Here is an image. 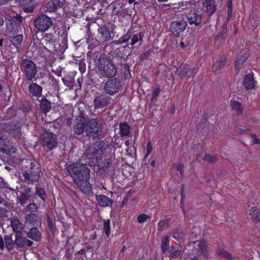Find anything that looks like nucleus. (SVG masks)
<instances>
[{"mask_svg": "<svg viewBox=\"0 0 260 260\" xmlns=\"http://www.w3.org/2000/svg\"><path fill=\"white\" fill-rule=\"evenodd\" d=\"M217 253L218 255L226 257L228 258H231L232 257L231 254L224 249L222 248H218L217 250Z\"/></svg>", "mask_w": 260, "mask_h": 260, "instance_id": "79ce46f5", "label": "nucleus"}, {"mask_svg": "<svg viewBox=\"0 0 260 260\" xmlns=\"http://www.w3.org/2000/svg\"><path fill=\"white\" fill-rule=\"evenodd\" d=\"M3 143L2 142L0 143V150L1 151L7 154H11L15 152V148L9 141H4Z\"/></svg>", "mask_w": 260, "mask_h": 260, "instance_id": "b1692460", "label": "nucleus"}, {"mask_svg": "<svg viewBox=\"0 0 260 260\" xmlns=\"http://www.w3.org/2000/svg\"><path fill=\"white\" fill-rule=\"evenodd\" d=\"M85 250L84 248H82L77 252V253L79 255H83L85 253Z\"/></svg>", "mask_w": 260, "mask_h": 260, "instance_id": "338daca9", "label": "nucleus"}, {"mask_svg": "<svg viewBox=\"0 0 260 260\" xmlns=\"http://www.w3.org/2000/svg\"><path fill=\"white\" fill-rule=\"evenodd\" d=\"M159 89H158V88L155 89L153 90V93H152L153 96L154 98L156 97V96L158 95V94H159Z\"/></svg>", "mask_w": 260, "mask_h": 260, "instance_id": "e2e57ef3", "label": "nucleus"}, {"mask_svg": "<svg viewBox=\"0 0 260 260\" xmlns=\"http://www.w3.org/2000/svg\"><path fill=\"white\" fill-rule=\"evenodd\" d=\"M22 169H26L23 173L24 181L28 184L38 182L40 178L41 169L35 162L27 159H22L21 162Z\"/></svg>", "mask_w": 260, "mask_h": 260, "instance_id": "20e7f679", "label": "nucleus"}, {"mask_svg": "<svg viewBox=\"0 0 260 260\" xmlns=\"http://www.w3.org/2000/svg\"><path fill=\"white\" fill-rule=\"evenodd\" d=\"M227 8H228V16H231L232 15V0L227 1Z\"/></svg>", "mask_w": 260, "mask_h": 260, "instance_id": "864d4df0", "label": "nucleus"}, {"mask_svg": "<svg viewBox=\"0 0 260 260\" xmlns=\"http://www.w3.org/2000/svg\"><path fill=\"white\" fill-rule=\"evenodd\" d=\"M55 26H54L53 27V29L55 30ZM56 33V31L54 30L53 33H46L44 36H43V38L44 39H45V40H49V41H51V42H53L54 43L56 41V38H55V34Z\"/></svg>", "mask_w": 260, "mask_h": 260, "instance_id": "ea45409f", "label": "nucleus"}, {"mask_svg": "<svg viewBox=\"0 0 260 260\" xmlns=\"http://www.w3.org/2000/svg\"><path fill=\"white\" fill-rule=\"evenodd\" d=\"M85 69H86L85 65L82 62H80L79 63V70L81 72V73L85 72Z\"/></svg>", "mask_w": 260, "mask_h": 260, "instance_id": "052dcab7", "label": "nucleus"}, {"mask_svg": "<svg viewBox=\"0 0 260 260\" xmlns=\"http://www.w3.org/2000/svg\"><path fill=\"white\" fill-rule=\"evenodd\" d=\"M192 72V70L189 69L186 64H181L180 68L177 70L178 75L181 77H183L184 75H190V73Z\"/></svg>", "mask_w": 260, "mask_h": 260, "instance_id": "473e14b6", "label": "nucleus"}, {"mask_svg": "<svg viewBox=\"0 0 260 260\" xmlns=\"http://www.w3.org/2000/svg\"><path fill=\"white\" fill-rule=\"evenodd\" d=\"M6 210L2 209L1 208H0V217H3L5 215H6Z\"/></svg>", "mask_w": 260, "mask_h": 260, "instance_id": "0e129e2a", "label": "nucleus"}, {"mask_svg": "<svg viewBox=\"0 0 260 260\" xmlns=\"http://www.w3.org/2000/svg\"><path fill=\"white\" fill-rule=\"evenodd\" d=\"M249 56L248 53L245 54L243 56H239L237 58L235 62V67L238 69L243 62L248 58Z\"/></svg>", "mask_w": 260, "mask_h": 260, "instance_id": "e433bc0d", "label": "nucleus"}, {"mask_svg": "<svg viewBox=\"0 0 260 260\" xmlns=\"http://www.w3.org/2000/svg\"><path fill=\"white\" fill-rule=\"evenodd\" d=\"M96 199L100 205L102 207L108 206L112 204V200L109 199L105 195H99L96 196Z\"/></svg>", "mask_w": 260, "mask_h": 260, "instance_id": "bb28decb", "label": "nucleus"}, {"mask_svg": "<svg viewBox=\"0 0 260 260\" xmlns=\"http://www.w3.org/2000/svg\"><path fill=\"white\" fill-rule=\"evenodd\" d=\"M31 196L32 192L31 187L25 186L24 187V190L20 192V195L18 197L19 203L21 205L25 204Z\"/></svg>", "mask_w": 260, "mask_h": 260, "instance_id": "412c9836", "label": "nucleus"}, {"mask_svg": "<svg viewBox=\"0 0 260 260\" xmlns=\"http://www.w3.org/2000/svg\"><path fill=\"white\" fill-rule=\"evenodd\" d=\"M26 234L28 238L36 242L40 241L42 238L41 232L36 227H32L30 229Z\"/></svg>", "mask_w": 260, "mask_h": 260, "instance_id": "6ab92c4d", "label": "nucleus"}, {"mask_svg": "<svg viewBox=\"0 0 260 260\" xmlns=\"http://www.w3.org/2000/svg\"><path fill=\"white\" fill-rule=\"evenodd\" d=\"M142 35L141 32L137 33L133 35V38L132 39L131 45H134L138 41H141L142 39Z\"/></svg>", "mask_w": 260, "mask_h": 260, "instance_id": "a18cd8bd", "label": "nucleus"}, {"mask_svg": "<svg viewBox=\"0 0 260 260\" xmlns=\"http://www.w3.org/2000/svg\"><path fill=\"white\" fill-rule=\"evenodd\" d=\"M53 25L51 17H37L36 27L41 31H45Z\"/></svg>", "mask_w": 260, "mask_h": 260, "instance_id": "4468645a", "label": "nucleus"}, {"mask_svg": "<svg viewBox=\"0 0 260 260\" xmlns=\"http://www.w3.org/2000/svg\"><path fill=\"white\" fill-rule=\"evenodd\" d=\"M41 44L44 49L49 52H52L55 50V43L51 41L45 40V39L42 38L41 41Z\"/></svg>", "mask_w": 260, "mask_h": 260, "instance_id": "c756f323", "label": "nucleus"}, {"mask_svg": "<svg viewBox=\"0 0 260 260\" xmlns=\"http://www.w3.org/2000/svg\"><path fill=\"white\" fill-rule=\"evenodd\" d=\"M186 26V22L183 20L172 22L170 26V31L175 36H178L183 32Z\"/></svg>", "mask_w": 260, "mask_h": 260, "instance_id": "2eb2a0df", "label": "nucleus"}, {"mask_svg": "<svg viewBox=\"0 0 260 260\" xmlns=\"http://www.w3.org/2000/svg\"><path fill=\"white\" fill-rule=\"evenodd\" d=\"M104 232L107 237L110 234L111 229L109 220H104Z\"/></svg>", "mask_w": 260, "mask_h": 260, "instance_id": "37998d69", "label": "nucleus"}, {"mask_svg": "<svg viewBox=\"0 0 260 260\" xmlns=\"http://www.w3.org/2000/svg\"><path fill=\"white\" fill-rule=\"evenodd\" d=\"M225 59L224 58H220L215 61L212 67L213 72H217L220 70L225 64Z\"/></svg>", "mask_w": 260, "mask_h": 260, "instance_id": "72a5a7b5", "label": "nucleus"}, {"mask_svg": "<svg viewBox=\"0 0 260 260\" xmlns=\"http://www.w3.org/2000/svg\"><path fill=\"white\" fill-rule=\"evenodd\" d=\"M243 85L247 89H252L254 87L255 83L252 75L248 74L245 76L243 81Z\"/></svg>", "mask_w": 260, "mask_h": 260, "instance_id": "cd10ccee", "label": "nucleus"}, {"mask_svg": "<svg viewBox=\"0 0 260 260\" xmlns=\"http://www.w3.org/2000/svg\"><path fill=\"white\" fill-rule=\"evenodd\" d=\"M119 132L121 137H128L130 133V126L126 123H121L119 125Z\"/></svg>", "mask_w": 260, "mask_h": 260, "instance_id": "7c9ffc66", "label": "nucleus"}, {"mask_svg": "<svg viewBox=\"0 0 260 260\" xmlns=\"http://www.w3.org/2000/svg\"><path fill=\"white\" fill-rule=\"evenodd\" d=\"M174 11L175 12H178V13H179V14H176L175 15H177V16H183V15H187V13L186 12H185L184 11H187L188 10L185 8V6L184 5H182V6H180L179 7H174Z\"/></svg>", "mask_w": 260, "mask_h": 260, "instance_id": "58836bf2", "label": "nucleus"}, {"mask_svg": "<svg viewBox=\"0 0 260 260\" xmlns=\"http://www.w3.org/2000/svg\"><path fill=\"white\" fill-rule=\"evenodd\" d=\"M35 9L34 6H30L23 8L24 11L26 13H31L34 11Z\"/></svg>", "mask_w": 260, "mask_h": 260, "instance_id": "13d9d810", "label": "nucleus"}, {"mask_svg": "<svg viewBox=\"0 0 260 260\" xmlns=\"http://www.w3.org/2000/svg\"><path fill=\"white\" fill-rule=\"evenodd\" d=\"M152 150V144H151V142L149 141L147 143V152H146V154H145V157H147L148 156V155H149V154L151 152Z\"/></svg>", "mask_w": 260, "mask_h": 260, "instance_id": "5fc2aeb1", "label": "nucleus"}, {"mask_svg": "<svg viewBox=\"0 0 260 260\" xmlns=\"http://www.w3.org/2000/svg\"><path fill=\"white\" fill-rule=\"evenodd\" d=\"M19 109L23 111L26 115L30 111L31 106L28 102L23 103L19 106Z\"/></svg>", "mask_w": 260, "mask_h": 260, "instance_id": "4c0bfd02", "label": "nucleus"}, {"mask_svg": "<svg viewBox=\"0 0 260 260\" xmlns=\"http://www.w3.org/2000/svg\"><path fill=\"white\" fill-rule=\"evenodd\" d=\"M26 222L34 226L41 224L40 217L36 213H30L25 218Z\"/></svg>", "mask_w": 260, "mask_h": 260, "instance_id": "5701e85b", "label": "nucleus"}, {"mask_svg": "<svg viewBox=\"0 0 260 260\" xmlns=\"http://www.w3.org/2000/svg\"><path fill=\"white\" fill-rule=\"evenodd\" d=\"M11 19H6V23L8 36L14 34L19 33L21 31L20 23L22 21L23 17H10Z\"/></svg>", "mask_w": 260, "mask_h": 260, "instance_id": "1a4fd4ad", "label": "nucleus"}, {"mask_svg": "<svg viewBox=\"0 0 260 260\" xmlns=\"http://www.w3.org/2000/svg\"><path fill=\"white\" fill-rule=\"evenodd\" d=\"M168 240L169 237L167 236H165L161 240V249L163 252H165L166 251L168 248Z\"/></svg>", "mask_w": 260, "mask_h": 260, "instance_id": "a19ab883", "label": "nucleus"}, {"mask_svg": "<svg viewBox=\"0 0 260 260\" xmlns=\"http://www.w3.org/2000/svg\"><path fill=\"white\" fill-rule=\"evenodd\" d=\"M180 253H181L180 250H176L170 254V257L172 258H176L178 256L180 255Z\"/></svg>", "mask_w": 260, "mask_h": 260, "instance_id": "6e6d98bb", "label": "nucleus"}, {"mask_svg": "<svg viewBox=\"0 0 260 260\" xmlns=\"http://www.w3.org/2000/svg\"><path fill=\"white\" fill-rule=\"evenodd\" d=\"M58 2L57 1H50L48 2L44 8V11L46 12L51 13L57 10Z\"/></svg>", "mask_w": 260, "mask_h": 260, "instance_id": "2f4dec72", "label": "nucleus"}, {"mask_svg": "<svg viewBox=\"0 0 260 260\" xmlns=\"http://www.w3.org/2000/svg\"><path fill=\"white\" fill-rule=\"evenodd\" d=\"M66 168L75 184L84 193H91V185L89 182L90 170L87 165L74 162Z\"/></svg>", "mask_w": 260, "mask_h": 260, "instance_id": "f03ea898", "label": "nucleus"}, {"mask_svg": "<svg viewBox=\"0 0 260 260\" xmlns=\"http://www.w3.org/2000/svg\"><path fill=\"white\" fill-rule=\"evenodd\" d=\"M39 100V107L42 113L46 114L49 113L51 109V103L47 98L44 95Z\"/></svg>", "mask_w": 260, "mask_h": 260, "instance_id": "a211bd4d", "label": "nucleus"}, {"mask_svg": "<svg viewBox=\"0 0 260 260\" xmlns=\"http://www.w3.org/2000/svg\"><path fill=\"white\" fill-rule=\"evenodd\" d=\"M150 218V217L149 215H146L145 214H142L138 216L137 220L139 223H142L145 222L147 219Z\"/></svg>", "mask_w": 260, "mask_h": 260, "instance_id": "3c124183", "label": "nucleus"}, {"mask_svg": "<svg viewBox=\"0 0 260 260\" xmlns=\"http://www.w3.org/2000/svg\"><path fill=\"white\" fill-rule=\"evenodd\" d=\"M4 140V135L3 133L0 132V143L3 142Z\"/></svg>", "mask_w": 260, "mask_h": 260, "instance_id": "774afa93", "label": "nucleus"}, {"mask_svg": "<svg viewBox=\"0 0 260 260\" xmlns=\"http://www.w3.org/2000/svg\"><path fill=\"white\" fill-rule=\"evenodd\" d=\"M192 248H194L193 250L198 255H202L203 257H207L208 255V250L206 243L205 241H197L190 243L187 246V250H190Z\"/></svg>", "mask_w": 260, "mask_h": 260, "instance_id": "9b49d317", "label": "nucleus"}, {"mask_svg": "<svg viewBox=\"0 0 260 260\" xmlns=\"http://www.w3.org/2000/svg\"><path fill=\"white\" fill-rule=\"evenodd\" d=\"M231 106L232 110L235 113L238 114L242 113L243 108L239 102L236 101H232L231 103Z\"/></svg>", "mask_w": 260, "mask_h": 260, "instance_id": "f704fd0d", "label": "nucleus"}, {"mask_svg": "<svg viewBox=\"0 0 260 260\" xmlns=\"http://www.w3.org/2000/svg\"><path fill=\"white\" fill-rule=\"evenodd\" d=\"M38 207L35 203H30L26 206V210L30 212V213H35L38 210Z\"/></svg>", "mask_w": 260, "mask_h": 260, "instance_id": "c03bdc74", "label": "nucleus"}, {"mask_svg": "<svg viewBox=\"0 0 260 260\" xmlns=\"http://www.w3.org/2000/svg\"><path fill=\"white\" fill-rule=\"evenodd\" d=\"M108 147L107 142L101 141L95 147H90L86 149L82 155L86 163L90 166H98L99 173L101 175L108 173L110 166L111 163L109 160L102 161V156L106 152Z\"/></svg>", "mask_w": 260, "mask_h": 260, "instance_id": "f257e3e1", "label": "nucleus"}, {"mask_svg": "<svg viewBox=\"0 0 260 260\" xmlns=\"http://www.w3.org/2000/svg\"><path fill=\"white\" fill-rule=\"evenodd\" d=\"M28 91L29 96L35 101L42 96L43 87L36 82H31L28 86Z\"/></svg>", "mask_w": 260, "mask_h": 260, "instance_id": "f8f14e48", "label": "nucleus"}, {"mask_svg": "<svg viewBox=\"0 0 260 260\" xmlns=\"http://www.w3.org/2000/svg\"><path fill=\"white\" fill-rule=\"evenodd\" d=\"M102 133V127L95 119H92L87 123L86 133L89 137H92L94 140L99 138Z\"/></svg>", "mask_w": 260, "mask_h": 260, "instance_id": "9d476101", "label": "nucleus"}, {"mask_svg": "<svg viewBox=\"0 0 260 260\" xmlns=\"http://www.w3.org/2000/svg\"><path fill=\"white\" fill-rule=\"evenodd\" d=\"M131 35H132L131 30H129L127 32V34L123 37V41H122V42L124 43V42H126V41H127L131 38Z\"/></svg>", "mask_w": 260, "mask_h": 260, "instance_id": "4d7b16f0", "label": "nucleus"}, {"mask_svg": "<svg viewBox=\"0 0 260 260\" xmlns=\"http://www.w3.org/2000/svg\"><path fill=\"white\" fill-rule=\"evenodd\" d=\"M183 237V233L181 230H176L173 232V237L179 241Z\"/></svg>", "mask_w": 260, "mask_h": 260, "instance_id": "49530a36", "label": "nucleus"}, {"mask_svg": "<svg viewBox=\"0 0 260 260\" xmlns=\"http://www.w3.org/2000/svg\"><path fill=\"white\" fill-rule=\"evenodd\" d=\"M6 113L9 118H12V117H14L16 115L14 106H12L8 108L6 111Z\"/></svg>", "mask_w": 260, "mask_h": 260, "instance_id": "de8ad7c7", "label": "nucleus"}, {"mask_svg": "<svg viewBox=\"0 0 260 260\" xmlns=\"http://www.w3.org/2000/svg\"><path fill=\"white\" fill-rule=\"evenodd\" d=\"M47 221L48 227L50 231H52L54 229V225L53 221L48 214L47 215Z\"/></svg>", "mask_w": 260, "mask_h": 260, "instance_id": "603ef678", "label": "nucleus"}, {"mask_svg": "<svg viewBox=\"0 0 260 260\" xmlns=\"http://www.w3.org/2000/svg\"><path fill=\"white\" fill-rule=\"evenodd\" d=\"M258 213V210L255 207L251 208L250 210V215L253 218L257 219V220H260Z\"/></svg>", "mask_w": 260, "mask_h": 260, "instance_id": "8fccbe9b", "label": "nucleus"}, {"mask_svg": "<svg viewBox=\"0 0 260 260\" xmlns=\"http://www.w3.org/2000/svg\"><path fill=\"white\" fill-rule=\"evenodd\" d=\"M188 45V43L186 42H184L183 40L181 41L180 43L181 47L183 48L186 47Z\"/></svg>", "mask_w": 260, "mask_h": 260, "instance_id": "69168bd1", "label": "nucleus"}, {"mask_svg": "<svg viewBox=\"0 0 260 260\" xmlns=\"http://www.w3.org/2000/svg\"><path fill=\"white\" fill-rule=\"evenodd\" d=\"M21 5H25L29 4L32 0H16Z\"/></svg>", "mask_w": 260, "mask_h": 260, "instance_id": "bf43d9fd", "label": "nucleus"}, {"mask_svg": "<svg viewBox=\"0 0 260 260\" xmlns=\"http://www.w3.org/2000/svg\"><path fill=\"white\" fill-rule=\"evenodd\" d=\"M88 116L85 115L83 112H80L79 115L76 118L75 124L74 126V131L75 134L80 135L86 131L87 125Z\"/></svg>", "mask_w": 260, "mask_h": 260, "instance_id": "6e6552de", "label": "nucleus"}, {"mask_svg": "<svg viewBox=\"0 0 260 260\" xmlns=\"http://www.w3.org/2000/svg\"><path fill=\"white\" fill-rule=\"evenodd\" d=\"M22 123L19 121H11L0 123V129L12 134L18 140H22Z\"/></svg>", "mask_w": 260, "mask_h": 260, "instance_id": "39448f33", "label": "nucleus"}, {"mask_svg": "<svg viewBox=\"0 0 260 260\" xmlns=\"http://www.w3.org/2000/svg\"><path fill=\"white\" fill-rule=\"evenodd\" d=\"M74 73L71 72L62 78V81L65 86L68 87H72L74 84Z\"/></svg>", "mask_w": 260, "mask_h": 260, "instance_id": "c85d7f7f", "label": "nucleus"}, {"mask_svg": "<svg viewBox=\"0 0 260 260\" xmlns=\"http://www.w3.org/2000/svg\"><path fill=\"white\" fill-rule=\"evenodd\" d=\"M36 194L43 201H45L47 194L44 188L36 187Z\"/></svg>", "mask_w": 260, "mask_h": 260, "instance_id": "c9c22d12", "label": "nucleus"}, {"mask_svg": "<svg viewBox=\"0 0 260 260\" xmlns=\"http://www.w3.org/2000/svg\"><path fill=\"white\" fill-rule=\"evenodd\" d=\"M109 103V98L104 94L96 96L93 101V105L95 109H102Z\"/></svg>", "mask_w": 260, "mask_h": 260, "instance_id": "f3484780", "label": "nucleus"}, {"mask_svg": "<svg viewBox=\"0 0 260 260\" xmlns=\"http://www.w3.org/2000/svg\"><path fill=\"white\" fill-rule=\"evenodd\" d=\"M20 68L26 80L31 81L35 78L37 68L36 64L31 60L27 58L22 59Z\"/></svg>", "mask_w": 260, "mask_h": 260, "instance_id": "423d86ee", "label": "nucleus"}, {"mask_svg": "<svg viewBox=\"0 0 260 260\" xmlns=\"http://www.w3.org/2000/svg\"><path fill=\"white\" fill-rule=\"evenodd\" d=\"M9 41L15 46L20 45L23 41V36L22 34L19 33L8 36Z\"/></svg>", "mask_w": 260, "mask_h": 260, "instance_id": "a878e982", "label": "nucleus"}, {"mask_svg": "<svg viewBox=\"0 0 260 260\" xmlns=\"http://www.w3.org/2000/svg\"><path fill=\"white\" fill-rule=\"evenodd\" d=\"M10 225L15 234H23L24 225L18 218H12L10 221Z\"/></svg>", "mask_w": 260, "mask_h": 260, "instance_id": "aec40b11", "label": "nucleus"}, {"mask_svg": "<svg viewBox=\"0 0 260 260\" xmlns=\"http://www.w3.org/2000/svg\"><path fill=\"white\" fill-rule=\"evenodd\" d=\"M42 145L44 147H46L48 150H52L55 149L57 146L58 141L57 136L53 133L46 131L43 134Z\"/></svg>", "mask_w": 260, "mask_h": 260, "instance_id": "0eeeda50", "label": "nucleus"}, {"mask_svg": "<svg viewBox=\"0 0 260 260\" xmlns=\"http://www.w3.org/2000/svg\"><path fill=\"white\" fill-rule=\"evenodd\" d=\"M188 21L190 24L197 26L201 23V17H189Z\"/></svg>", "mask_w": 260, "mask_h": 260, "instance_id": "09e8293b", "label": "nucleus"}, {"mask_svg": "<svg viewBox=\"0 0 260 260\" xmlns=\"http://www.w3.org/2000/svg\"><path fill=\"white\" fill-rule=\"evenodd\" d=\"M5 247H6L5 241L2 237H0V248L3 249Z\"/></svg>", "mask_w": 260, "mask_h": 260, "instance_id": "680f3d73", "label": "nucleus"}, {"mask_svg": "<svg viewBox=\"0 0 260 260\" xmlns=\"http://www.w3.org/2000/svg\"><path fill=\"white\" fill-rule=\"evenodd\" d=\"M113 58L111 56L105 57L99 60L98 68L101 72V75L103 77L109 78L106 81L105 80L104 89L106 93L114 95V63Z\"/></svg>", "mask_w": 260, "mask_h": 260, "instance_id": "7ed1b4c3", "label": "nucleus"}, {"mask_svg": "<svg viewBox=\"0 0 260 260\" xmlns=\"http://www.w3.org/2000/svg\"><path fill=\"white\" fill-rule=\"evenodd\" d=\"M4 240L6 248L9 252H11L16 248L15 240L12 239V235H6L4 236Z\"/></svg>", "mask_w": 260, "mask_h": 260, "instance_id": "393cba45", "label": "nucleus"}, {"mask_svg": "<svg viewBox=\"0 0 260 260\" xmlns=\"http://www.w3.org/2000/svg\"><path fill=\"white\" fill-rule=\"evenodd\" d=\"M202 10L208 15H212L216 11L217 5L214 0H202Z\"/></svg>", "mask_w": 260, "mask_h": 260, "instance_id": "dca6fc26", "label": "nucleus"}, {"mask_svg": "<svg viewBox=\"0 0 260 260\" xmlns=\"http://www.w3.org/2000/svg\"><path fill=\"white\" fill-rule=\"evenodd\" d=\"M99 31L100 34V40L102 42H106L113 38V37L111 36V34H113V31H110L105 26L101 27L99 29Z\"/></svg>", "mask_w": 260, "mask_h": 260, "instance_id": "4be33fe9", "label": "nucleus"}, {"mask_svg": "<svg viewBox=\"0 0 260 260\" xmlns=\"http://www.w3.org/2000/svg\"><path fill=\"white\" fill-rule=\"evenodd\" d=\"M23 234H15V244L16 245V248L17 250L30 247L34 243L32 241L27 239L25 237H24Z\"/></svg>", "mask_w": 260, "mask_h": 260, "instance_id": "ddd939ff", "label": "nucleus"}]
</instances>
